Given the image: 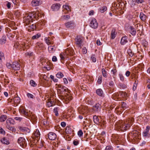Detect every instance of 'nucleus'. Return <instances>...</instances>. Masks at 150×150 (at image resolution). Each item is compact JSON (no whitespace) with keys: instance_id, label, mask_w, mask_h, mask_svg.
<instances>
[{"instance_id":"473e14b6","label":"nucleus","mask_w":150,"mask_h":150,"mask_svg":"<svg viewBox=\"0 0 150 150\" xmlns=\"http://www.w3.org/2000/svg\"><path fill=\"white\" fill-rule=\"evenodd\" d=\"M96 93L98 95L100 96H102L103 94V92L101 89H97L96 91Z\"/></svg>"},{"instance_id":"603ef678","label":"nucleus","mask_w":150,"mask_h":150,"mask_svg":"<svg viewBox=\"0 0 150 150\" xmlns=\"http://www.w3.org/2000/svg\"><path fill=\"white\" fill-rule=\"evenodd\" d=\"M91 58L93 62H95L96 61V59L94 55H92L91 57Z\"/></svg>"},{"instance_id":"f8f14e48","label":"nucleus","mask_w":150,"mask_h":150,"mask_svg":"<svg viewBox=\"0 0 150 150\" xmlns=\"http://www.w3.org/2000/svg\"><path fill=\"white\" fill-rule=\"evenodd\" d=\"M11 67L14 70H18L20 68V64L17 62H14L12 64Z\"/></svg>"},{"instance_id":"680f3d73","label":"nucleus","mask_w":150,"mask_h":150,"mask_svg":"<svg viewBox=\"0 0 150 150\" xmlns=\"http://www.w3.org/2000/svg\"><path fill=\"white\" fill-rule=\"evenodd\" d=\"M94 13V11L93 10H91L89 11L88 13V15L90 16L92 15H93Z\"/></svg>"},{"instance_id":"5701e85b","label":"nucleus","mask_w":150,"mask_h":150,"mask_svg":"<svg viewBox=\"0 0 150 150\" xmlns=\"http://www.w3.org/2000/svg\"><path fill=\"white\" fill-rule=\"evenodd\" d=\"M139 17L141 20L144 21H145L146 20L147 18L146 15L144 14L142 12L140 13Z\"/></svg>"},{"instance_id":"e433bc0d","label":"nucleus","mask_w":150,"mask_h":150,"mask_svg":"<svg viewBox=\"0 0 150 150\" xmlns=\"http://www.w3.org/2000/svg\"><path fill=\"white\" fill-rule=\"evenodd\" d=\"M70 16L69 15H64L62 16L61 19L62 20H67L70 18Z\"/></svg>"},{"instance_id":"7c9ffc66","label":"nucleus","mask_w":150,"mask_h":150,"mask_svg":"<svg viewBox=\"0 0 150 150\" xmlns=\"http://www.w3.org/2000/svg\"><path fill=\"white\" fill-rule=\"evenodd\" d=\"M93 119L94 122L97 124H99L100 122L99 120L98 117L96 115L93 117Z\"/></svg>"},{"instance_id":"de8ad7c7","label":"nucleus","mask_w":150,"mask_h":150,"mask_svg":"<svg viewBox=\"0 0 150 150\" xmlns=\"http://www.w3.org/2000/svg\"><path fill=\"white\" fill-rule=\"evenodd\" d=\"M50 78L52 79L54 82H57L58 81V79L56 78H55L54 76H50Z\"/></svg>"},{"instance_id":"09e8293b","label":"nucleus","mask_w":150,"mask_h":150,"mask_svg":"<svg viewBox=\"0 0 150 150\" xmlns=\"http://www.w3.org/2000/svg\"><path fill=\"white\" fill-rule=\"evenodd\" d=\"M24 50L25 49H28L30 47V46L28 43H25V45H24Z\"/></svg>"},{"instance_id":"4c0bfd02","label":"nucleus","mask_w":150,"mask_h":150,"mask_svg":"<svg viewBox=\"0 0 150 150\" xmlns=\"http://www.w3.org/2000/svg\"><path fill=\"white\" fill-rule=\"evenodd\" d=\"M120 96L122 98L127 97L128 96V94L125 92L120 91Z\"/></svg>"},{"instance_id":"4d7b16f0","label":"nucleus","mask_w":150,"mask_h":150,"mask_svg":"<svg viewBox=\"0 0 150 150\" xmlns=\"http://www.w3.org/2000/svg\"><path fill=\"white\" fill-rule=\"evenodd\" d=\"M14 119L18 121H20L22 120V118L20 117H15Z\"/></svg>"},{"instance_id":"338daca9","label":"nucleus","mask_w":150,"mask_h":150,"mask_svg":"<svg viewBox=\"0 0 150 150\" xmlns=\"http://www.w3.org/2000/svg\"><path fill=\"white\" fill-rule=\"evenodd\" d=\"M57 59L55 56H53L52 58V61L53 62H56L57 61Z\"/></svg>"},{"instance_id":"a19ab883","label":"nucleus","mask_w":150,"mask_h":150,"mask_svg":"<svg viewBox=\"0 0 150 150\" xmlns=\"http://www.w3.org/2000/svg\"><path fill=\"white\" fill-rule=\"evenodd\" d=\"M41 36V35L40 34L38 33L36 35L33 36L32 37V38L33 39H35L38 38L39 37H40Z\"/></svg>"},{"instance_id":"58836bf2","label":"nucleus","mask_w":150,"mask_h":150,"mask_svg":"<svg viewBox=\"0 0 150 150\" xmlns=\"http://www.w3.org/2000/svg\"><path fill=\"white\" fill-rule=\"evenodd\" d=\"M7 116L6 115H2L0 117V121L4 122L6 119Z\"/></svg>"},{"instance_id":"6e6d98bb","label":"nucleus","mask_w":150,"mask_h":150,"mask_svg":"<svg viewBox=\"0 0 150 150\" xmlns=\"http://www.w3.org/2000/svg\"><path fill=\"white\" fill-rule=\"evenodd\" d=\"M134 1L137 4H142L144 2L143 0H134Z\"/></svg>"},{"instance_id":"dca6fc26","label":"nucleus","mask_w":150,"mask_h":150,"mask_svg":"<svg viewBox=\"0 0 150 150\" xmlns=\"http://www.w3.org/2000/svg\"><path fill=\"white\" fill-rule=\"evenodd\" d=\"M58 87L60 88L58 89L61 92H67L69 93L70 92V91L69 90L68 88L66 87L62 86L61 85H58Z\"/></svg>"},{"instance_id":"b1692460","label":"nucleus","mask_w":150,"mask_h":150,"mask_svg":"<svg viewBox=\"0 0 150 150\" xmlns=\"http://www.w3.org/2000/svg\"><path fill=\"white\" fill-rule=\"evenodd\" d=\"M65 25L67 28H69L72 26H74V23L73 22L70 21L65 23Z\"/></svg>"},{"instance_id":"412c9836","label":"nucleus","mask_w":150,"mask_h":150,"mask_svg":"<svg viewBox=\"0 0 150 150\" xmlns=\"http://www.w3.org/2000/svg\"><path fill=\"white\" fill-rule=\"evenodd\" d=\"M127 37L126 36H125L122 37L120 41V44L121 45H125L128 42L127 40Z\"/></svg>"},{"instance_id":"9b49d317","label":"nucleus","mask_w":150,"mask_h":150,"mask_svg":"<svg viewBox=\"0 0 150 150\" xmlns=\"http://www.w3.org/2000/svg\"><path fill=\"white\" fill-rule=\"evenodd\" d=\"M150 127L149 126H147L145 130L143 133V135L146 138H149L150 137V134L149 132L150 129Z\"/></svg>"},{"instance_id":"c85d7f7f","label":"nucleus","mask_w":150,"mask_h":150,"mask_svg":"<svg viewBox=\"0 0 150 150\" xmlns=\"http://www.w3.org/2000/svg\"><path fill=\"white\" fill-rule=\"evenodd\" d=\"M6 42V38L5 36H3L0 39V44L1 45L4 44Z\"/></svg>"},{"instance_id":"37998d69","label":"nucleus","mask_w":150,"mask_h":150,"mask_svg":"<svg viewBox=\"0 0 150 150\" xmlns=\"http://www.w3.org/2000/svg\"><path fill=\"white\" fill-rule=\"evenodd\" d=\"M4 54L2 52H0V63L2 62V60L4 59Z\"/></svg>"},{"instance_id":"72a5a7b5","label":"nucleus","mask_w":150,"mask_h":150,"mask_svg":"<svg viewBox=\"0 0 150 150\" xmlns=\"http://www.w3.org/2000/svg\"><path fill=\"white\" fill-rule=\"evenodd\" d=\"M1 142L2 143L7 145L9 144V141L5 138H4L1 139Z\"/></svg>"},{"instance_id":"4468645a","label":"nucleus","mask_w":150,"mask_h":150,"mask_svg":"<svg viewBox=\"0 0 150 150\" xmlns=\"http://www.w3.org/2000/svg\"><path fill=\"white\" fill-rule=\"evenodd\" d=\"M55 104V103L54 100L53 99L51 98H49L47 100V105L48 107L53 106Z\"/></svg>"},{"instance_id":"f704fd0d","label":"nucleus","mask_w":150,"mask_h":150,"mask_svg":"<svg viewBox=\"0 0 150 150\" xmlns=\"http://www.w3.org/2000/svg\"><path fill=\"white\" fill-rule=\"evenodd\" d=\"M116 36L115 30V29H113L112 30L111 33V38L112 39H113L115 38Z\"/></svg>"},{"instance_id":"69168bd1","label":"nucleus","mask_w":150,"mask_h":150,"mask_svg":"<svg viewBox=\"0 0 150 150\" xmlns=\"http://www.w3.org/2000/svg\"><path fill=\"white\" fill-rule=\"evenodd\" d=\"M75 146L79 144V142L78 141L74 140L73 142Z\"/></svg>"},{"instance_id":"20e7f679","label":"nucleus","mask_w":150,"mask_h":150,"mask_svg":"<svg viewBox=\"0 0 150 150\" xmlns=\"http://www.w3.org/2000/svg\"><path fill=\"white\" fill-rule=\"evenodd\" d=\"M78 110L80 113L84 115L89 112V109L88 106H82L79 108Z\"/></svg>"},{"instance_id":"6e6552de","label":"nucleus","mask_w":150,"mask_h":150,"mask_svg":"<svg viewBox=\"0 0 150 150\" xmlns=\"http://www.w3.org/2000/svg\"><path fill=\"white\" fill-rule=\"evenodd\" d=\"M19 110L20 112L23 114L25 116L29 117L30 116V113L26 111V110L24 107H21L19 109Z\"/></svg>"},{"instance_id":"423d86ee","label":"nucleus","mask_w":150,"mask_h":150,"mask_svg":"<svg viewBox=\"0 0 150 150\" xmlns=\"http://www.w3.org/2000/svg\"><path fill=\"white\" fill-rule=\"evenodd\" d=\"M18 142L22 148H24L26 147L27 143L25 139L23 137L19 138L18 139Z\"/></svg>"},{"instance_id":"2eb2a0df","label":"nucleus","mask_w":150,"mask_h":150,"mask_svg":"<svg viewBox=\"0 0 150 150\" xmlns=\"http://www.w3.org/2000/svg\"><path fill=\"white\" fill-rule=\"evenodd\" d=\"M18 128L20 131L23 132L25 134L29 133L30 132V129L27 127L19 126Z\"/></svg>"},{"instance_id":"79ce46f5","label":"nucleus","mask_w":150,"mask_h":150,"mask_svg":"<svg viewBox=\"0 0 150 150\" xmlns=\"http://www.w3.org/2000/svg\"><path fill=\"white\" fill-rule=\"evenodd\" d=\"M107 10V7L106 6H103L100 8V11L101 13H103Z\"/></svg>"},{"instance_id":"13d9d810","label":"nucleus","mask_w":150,"mask_h":150,"mask_svg":"<svg viewBox=\"0 0 150 150\" xmlns=\"http://www.w3.org/2000/svg\"><path fill=\"white\" fill-rule=\"evenodd\" d=\"M127 106L126 104L124 102L122 103L121 107L123 108H126Z\"/></svg>"},{"instance_id":"a211bd4d","label":"nucleus","mask_w":150,"mask_h":150,"mask_svg":"<svg viewBox=\"0 0 150 150\" xmlns=\"http://www.w3.org/2000/svg\"><path fill=\"white\" fill-rule=\"evenodd\" d=\"M41 4L40 0H33L31 2V4L32 6H38Z\"/></svg>"},{"instance_id":"bf43d9fd","label":"nucleus","mask_w":150,"mask_h":150,"mask_svg":"<svg viewBox=\"0 0 150 150\" xmlns=\"http://www.w3.org/2000/svg\"><path fill=\"white\" fill-rule=\"evenodd\" d=\"M82 52L83 54H86L87 52V49L84 47L82 49Z\"/></svg>"},{"instance_id":"8fccbe9b","label":"nucleus","mask_w":150,"mask_h":150,"mask_svg":"<svg viewBox=\"0 0 150 150\" xmlns=\"http://www.w3.org/2000/svg\"><path fill=\"white\" fill-rule=\"evenodd\" d=\"M105 150H113V147L111 146H107Z\"/></svg>"},{"instance_id":"774afa93","label":"nucleus","mask_w":150,"mask_h":150,"mask_svg":"<svg viewBox=\"0 0 150 150\" xmlns=\"http://www.w3.org/2000/svg\"><path fill=\"white\" fill-rule=\"evenodd\" d=\"M147 44V42L145 41H143L142 42V45L144 47H146Z\"/></svg>"},{"instance_id":"0eeeda50","label":"nucleus","mask_w":150,"mask_h":150,"mask_svg":"<svg viewBox=\"0 0 150 150\" xmlns=\"http://www.w3.org/2000/svg\"><path fill=\"white\" fill-rule=\"evenodd\" d=\"M41 63L44 68L47 69V70L50 69V63L48 62L47 60L43 59L41 61Z\"/></svg>"},{"instance_id":"39448f33","label":"nucleus","mask_w":150,"mask_h":150,"mask_svg":"<svg viewBox=\"0 0 150 150\" xmlns=\"http://www.w3.org/2000/svg\"><path fill=\"white\" fill-rule=\"evenodd\" d=\"M83 41V39L82 37L79 35L76 36L75 39V43L77 47H81L82 45Z\"/></svg>"},{"instance_id":"c9c22d12","label":"nucleus","mask_w":150,"mask_h":150,"mask_svg":"<svg viewBox=\"0 0 150 150\" xmlns=\"http://www.w3.org/2000/svg\"><path fill=\"white\" fill-rule=\"evenodd\" d=\"M59 110V107H56L54 109L53 111L54 113H55V115L56 116H58L59 114L58 112Z\"/></svg>"},{"instance_id":"cd10ccee","label":"nucleus","mask_w":150,"mask_h":150,"mask_svg":"<svg viewBox=\"0 0 150 150\" xmlns=\"http://www.w3.org/2000/svg\"><path fill=\"white\" fill-rule=\"evenodd\" d=\"M48 50L50 53L54 52L55 50V48L54 46H50L48 47Z\"/></svg>"},{"instance_id":"1a4fd4ad","label":"nucleus","mask_w":150,"mask_h":150,"mask_svg":"<svg viewBox=\"0 0 150 150\" xmlns=\"http://www.w3.org/2000/svg\"><path fill=\"white\" fill-rule=\"evenodd\" d=\"M90 25L91 28H96L98 27V25L96 20L95 18H93L91 21Z\"/></svg>"},{"instance_id":"ea45409f","label":"nucleus","mask_w":150,"mask_h":150,"mask_svg":"<svg viewBox=\"0 0 150 150\" xmlns=\"http://www.w3.org/2000/svg\"><path fill=\"white\" fill-rule=\"evenodd\" d=\"M26 56L29 57L33 56V53L32 52H28L25 54Z\"/></svg>"},{"instance_id":"3c124183","label":"nucleus","mask_w":150,"mask_h":150,"mask_svg":"<svg viewBox=\"0 0 150 150\" xmlns=\"http://www.w3.org/2000/svg\"><path fill=\"white\" fill-rule=\"evenodd\" d=\"M27 96L28 98H30L33 99L34 98V96L33 95H32L29 93H28L27 94Z\"/></svg>"},{"instance_id":"4be33fe9","label":"nucleus","mask_w":150,"mask_h":150,"mask_svg":"<svg viewBox=\"0 0 150 150\" xmlns=\"http://www.w3.org/2000/svg\"><path fill=\"white\" fill-rule=\"evenodd\" d=\"M61 5L59 4H53L52 6V8L54 10H58L60 7Z\"/></svg>"},{"instance_id":"a18cd8bd","label":"nucleus","mask_w":150,"mask_h":150,"mask_svg":"<svg viewBox=\"0 0 150 150\" xmlns=\"http://www.w3.org/2000/svg\"><path fill=\"white\" fill-rule=\"evenodd\" d=\"M102 81V76H99L98 78L97 83L98 84H100Z\"/></svg>"},{"instance_id":"393cba45","label":"nucleus","mask_w":150,"mask_h":150,"mask_svg":"<svg viewBox=\"0 0 150 150\" xmlns=\"http://www.w3.org/2000/svg\"><path fill=\"white\" fill-rule=\"evenodd\" d=\"M44 47V45L42 43L37 42L36 44V47L40 50L42 49Z\"/></svg>"},{"instance_id":"6ab92c4d","label":"nucleus","mask_w":150,"mask_h":150,"mask_svg":"<svg viewBox=\"0 0 150 150\" xmlns=\"http://www.w3.org/2000/svg\"><path fill=\"white\" fill-rule=\"evenodd\" d=\"M13 101L15 105L17 106L20 103V98L18 96H16L13 99Z\"/></svg>"},{"instance_id":"9d476101","label":"nucleus","mask_w":150,"mask_h":150,"mask_svg":"<svg viewBox=\"0 0 150 150\" xmlns=\"http://www.w3.org/2000/svg\"><path fill=\"white\" fill-rule=\"evenodd\" d=\"M48 137L50 140H54L56 138L57 135L55 133L50 132L48 134Z\"/></svg>"},{"instance_id":"5fc2aeb1","label":"nucleus","mask_w":150,"mask_h":150,"mask_svg":"<svg viewBox=\"0 0 150 150\" xmlns=\"http://www.w3.org/2000/svg\"><path fill=\"white\" fill-rule=\"evenodd\" d=\"M33 17L35 18V19H39V16L38 15V13H36L35 14V15L33 14Z\"/></svg>"},{"instance_id":"052dcab7","label":"nucleus","mask_w":150,"mask_h":150,"mask_svg":"<svg viewBox=\"0 0 150 150\" xmlns=\"http://www.w3.org/2000/svg\"><path fill=\"white\" fill-rule=\"evenodd\" d=\"M116 72L117 70L115 69H112L111 71V72L112 73V74H116Z\"/></svg>"},{"instance_id":"f03ea898","label":"nucleus","mask_w":150,"mask_h":150,"mask_svg":"<svg viewBox=\"0 0 150 150\" xmlns=\"http://www.w3.org/2000/svg\"><path fill=\"white\" fill-rule=\"evenodd\" d=\"M74 53L73 49L71 48H68L66 49L65 52L61 53L60 57L61 60H64L66 58L68 57L69 55H72Z\"/></svg>"},{"instance_id":"49530a36","label":"nucleus","mask_w":150,"mask_h":150,"mask_svg":"<svg viewBox=\"0 0 150 150\" xmlns=\"http://www.w3.org/2000/svg\"><path fill=\"white\" fill-rule=\"evenodd\" d=\"M14 47L16 48L20 49V44L18 42H16L14 45Z\"/></svg>"},{"instance_id":"a878e982","label":"nucleus","mask_w":150,"mask_h":150,"mask_svg":"<svg viewBox=\"0 0 150 150\" xmlns=\"http://www.w3.org/2000/svg\"><path fill=\"white\" fill-rule=\"evenodd\" d=\"M45 41L46 43L48 45L53 44L52 41L50 40V38L49 37H46L45 38Z\"/></svg>"},{"instance_id":"c756f323","label":"nucleus","mask_w":150,"mask_h":150,"mask_svg":"<svg viewBox=\"0 0 150 150\" xmlns=\"http://www.w3.org/2000/svg\"><path fill=\"white\" fill-rule=\"evenodd\" d=\"M130 31L131 34L133 35H135L136 33V31L132 26L130 27Z\"/></svg>"},{"instance_id":"7ed1b4c3","label":"nucleus","mask_w":150,"mask_h":150,"mask_svg":"<svg viewBox=\"0 0 150 150\" xmlns=\"http://www.w3.org/2000/svg\"><path fill=\"white\" fill-rule=\"evenodd\" d=\"M14 123V121L13 119L11 118H8L6 121V127L9 130L13 132L15 131V129L10 125H13Z\"/></svg>"},{"instance_id":"864d4df0","label":"nucleus","mask_w":150,"mask_h":150,"mask_svg":"<svg viewBox=\"0 0 150 150\" xmlns=\"http://www.w3.org/2000/svg\"><path fill=\"white\" fill-rule=\"evenodd\" d=\"M78 135L79 137H81L83 136V132L82 131L80 130L78 132Z\"/></svg>"},{"instance_id":"bb28decb","label":"nucleus","mask_w":150,"mask_h":150,"mask_svg":"<svg viewBox=\"0 0 150 150\" xmlns=\"http://www.w3.org/2000/svg\"><path fill=\"white\" fill-rule=\"evenodd\" d=\"M100 109V105L99 104H96L93 108V110L96 111H99Z\"/></svg>"},{"instance_id":"f257e3e1","label":"nucleus","mask_w":150,"mask_h":150,"mask_svg":"<svg viewBox=\"0 0 150 150\" xmlns=\"http://www.w3.org/2000/svg\"><path fill=\"white\" fill-rule=\"evenodd\" d=\"M134 121L133 118H129L126 121L120 120L115 125V128L118 131H124L128 129Z\"/></svg>"},{"instance_id":"aec40b11","label":"nucleus","mask_w":150,"mask_h":150,"mask_svg":"<svg viewBox=\"0 0 150 150\" xmlns=\"http://www.w3.org/2000/svg\"><path fill=\"white\" fill-rule=\"evenodd\" d=\"M64 9L63 11L65 13H67L71 11L70 8L69 6L67 5H64L63 6Z\"/></svg>"},{"instance_id":"ddd939ff","label":"nucleus","mask_w":150,"mask_h":150,"mask_svg":"<svg viewBox=\"0 0 150 150\" xmlns=\"http://www.w3.org/2000/svg\"><path fill=\"white\" fill-rule=\"evenodd\" d=\"M33 137L37 141L40 139V134L38 129H36L33 135Z\"/></svg>"},{"instance_id":"e2e57ef3","label":"nucleus","mask_w":150,"mask_h":150,"mask_svg":"<svg viewBox=\"0 0 150 150\" xmlns=\"http://www.w3.org/2000/svg\"><path fill=\"white\" fill-rule=\"evenodd\" d=\"M96 44L98 45H102V43L99 40H98L96 41Z\"/></svg>"},{"instance_id":"0e129e2a","label":"nucleus","mask_w":150,"mask_h":150,"mask_svg":"<svg viewBox=\"0 0 150 150\" xmlns=\"http://www.w3.org/2000/svg\"><path fill=\"white\" fill-rule=\"evenodd\" d=\"M25 42H23L21 43L20 44V48L22 47L23 48V49L24 50V45H25Z\"/></svg>"},{"instance_id":"c03bdc74","label":"nucleus","mask_w":150,"mask_h":150,"mask_svg":"<svg viewBox=\"0 0 150 150\" xmlns=\"http://www.w3.org/2000/svg\"><path fill=\"white\" fill-rule=\"evenodd\" d=\"M30 84L33 87L36 86H37V84L33 80H31L30 81Z\"/></svg>"},{"instance_id":"2f4dec72","label":"nucleus","mask_w":150,"mask_h":150,"mask_svg":"<svg viewBox=\"0 0 150 150\" xmlns=\"http://www.w3.org/2000/svg\"><path fill=\"white\" fill-rule=\"evenodd\" d=\"M63 98L67 100H70L72 99V98L70 97V95L68 94L67 93L65 94L64 97Z\"/></svg>"},{"instance_id":"f3484780","label":"nucleus","mask_w":150,"mask_h":150,"mask_svg":"<svg viewBox=\"0 0 150 150\" xmlns=\"http://www.w3.org/2000/svg\"><path fill=\"white\" fill-rule=\"evenodd\" d=\"M24 22L28 25V24L29 23H30L33 22L32 18L31 16H26L25 19L24 20Z\"/></svg>"}]
</instances>
